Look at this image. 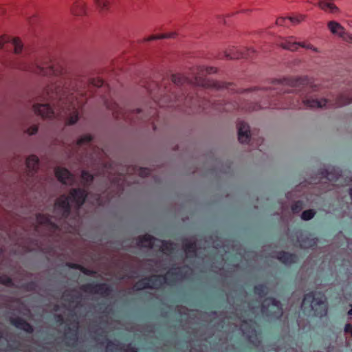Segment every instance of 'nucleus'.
Listing matches in <instances>:
<instances>
[{
  "label": "nucleus",
  "mask_w": 352,
  "mask_h": 352,
  "mask_svg": "<svg viewBox=\"0 0 352 352\" xmlns=\"http://www.w3.org/2000/svg\"><path fill=\"white\" fill-rule=\"evenodd\" d=\"M135 264H155V265H157V264H162V261H158V260L148 259L145 261L138 260V261H136Z\"/></svg>",
  "instance_id": "37998d69"
},
{
  "label": "nucleus",
  "mask_w": 352,
  "mask_h": 352,
  "mask_svg": "<svg viewBox=\"0 0 352 352\" xmlns=\"http://www.w3.org/2000/svg\"><path fill=\"white\" fill-rule=\"evenodd\" d=\"M237 138L241 144H253L252 135L254 134L255 129L252 131L250 126L244 120H238L236 122Z\"/></svg>",
  "instance_id": "423d86ee"
},
{
  "label": "nucleus",
  "mask_w": 352,
  "mask_h": 352,
  "mask_svg": "<svg viewBox=\"0 0 352 352\" xmlns=\"http://www.w3.org/2000/svg\"><path fill=\"white\" fill-rule=\"evenodd\" d=\"M124 352H137V351L133 348H129Z\"/></svg>",
  "instance_id": "864d4df0"
},
{
  "label": "nucleus",
  "mask_w": 352,
  "mask_h": 352,
  "mask_svg": "<svg viewBox=\"0 0 352 352\" xmlns=\"http://www.w3.org/2000/svg\"><path fill=\"white\" fill-rule=\"evenodd\" d=\"M81 181L84 186H89L94 180V176L87 170H83L81 173Z\"/></svg>",
  "instance_id": "c756f323"
},
{
  "label": "nucleus",
  "mask_w": 352,
  "mask_h": 352,
  "mask_svg": "<svg viewBox=\"0 0 352 352\" xmlns=\"http://www.w3.org/2000/svg\"><path fill=\"white\" fill-rule=\"evenodd\" d=\"M348 314L349 316H352V305H351V309L348 311Z\"/></svg>",
  "instance_id": "4d7b16f0"
},
{
  "label": "nucleus",
  "mask_w": 352,
  "mask_h": 352,
  "mask_svg": "<svg viewBox=\"0 0 352 352\" xmlns=\"http://www.w3.org/2000/svg\"><path fill=\"white\" fill-rule=\"evenodd\" d=\"M327 25L332 33H338L340 36L344 37V28L339 23L331 21L328 23Z\"/></svg>",
  "instance_id": "393cba45"
},
{
  "label": "nucleus",
  "mask_w": 352,
  "mask_h": 352,
  "mask_svg": "<svg viewBox=\"0 0 352 352\" xmlns=\"http://www.w3.org/2000/svg\"><path fill=\"white\" fill-rule=\"evenodd\" d=\"M233 85H234V84L232 82H225L210 79L208 89L219 91L223 89H229L230 87Z\"/></svg>",
  "instance_id": "aec40b11"
},
{
  "label": "nucleus",
  "mask_w": 352,
  "mask_h": 352,
  "mask_svg": "<svg viewBox=\"0 0 352 352\" xmlns=\"http://www.w3.org/2000/svg\"><path fill=\"white\" fill-rule=\"evenodd\" d=\"M349 194L352 199V188H349Z\"/></svg>",
  "instance_id": "13d9d810"
},
{
  "label": "nucleus",
  "mask_w": 352,
  "mask_h": 352,
  "mask_svg": "<svg viewBox=\"0 0 352 352\" xmlns=\"http://www.w3.org/2000/svg\"><path fill=\"white\" fill-rule=\"evenodd\" d=\"M25 165L28 175H34L39 169V159L36 155H29L25 160Z\"/></svg>",
  "instance_id": "2eb2a0df"
},
{
  "label": "nucleus",
  "mask_w": 352,
  "mask_h": 352,
  "mask_svg": "<svg viewBox=\"0 0 352 352\" xmlns=\"http://www.w3.org/2000/svg\"><path fill=\"white\" fill-rule=\"evenodd\" d=\"M97 7L102 10H108L109 6V0H94Z\"/></svg>",
  "instance_id": "58836bf2"
},
{
  "label": "nucleus",
  "mask_w": 352,
  "mask_h": 352,
  "mask_svg": "<svg viewBox=\"0 0 352 352\" xmlns=\"http://www.w3.org/2000/svg\"><path fill=\"white\" fill-rule=\"evenodd\" d=\"M351 336H352V329H351Z\"/></svg>",
  "instance_id": "774afa93"
},
{
  "label": "nucleus",
  "mask_w": 352,
  "mask_h": 352,
  "mask_svg": "<svg viewBox=\"0 0 352 352\" xmlns=\"http://www.w3.org/2000/svg\"><path fill=\"white\" fill-rule=\"evenodd\" d=\"M56 317L58 321H60L63 320L62 317L60 315H56Z\"/></svg>",
  "instance_id": "6e6d98bb"
},
{
  "label": "nucleus",
  "mask_w": 352,
  "mask_h": 352,
  "mask_svg": "<svg viewBox=\"0 0 352 352\" xmlns=\"http://www.w3.org/2000/svg\"><path fill=\"white\" fill-rule=\"evenodd\" d=\"M155 238L150 234H146L140 236L137 239L136 245L140 248H153Z\"/></svg>",
  "instance_id": "f3484780"
},
{
  "label": "nucleus",
  "mask_w": 352,
  "mask_h": 352,
  "mask_svg": "<svg viewBox=\"0 0 352 352\" xmlns=\"http://www.w3.org/2000/svg\"><path fill=\"white\" fill-rule=\"evenodd\" d=\"M94 139V137L89 134V133H87V134H85V135H81L80 137H79L76 142V144L77 146H82L84 144H87L89 142H91Z\"/></svg>",
  "instance_id": "7c9ffc66"
},
{
  "label": "nucleus",
  "mask_w": 352,
  "mask_h": 352,
  "mask_svg": "<svg viewBox=\"0 0 352 352\" xmlns=\"http://www.w3.org/2000/svg\"><path fill=\"white\" fill-rule=\"evenodd\" d=\"M303 208V203L302 201H295L291 205V210L294 214L300 213Z\"/></svg>",
  "instance_id": "2f4dec72"
},
{
  "label": "nucleus",
  "mask_w": 352,
  "mask_h": 352,
  "mask_svg": "<svg viewBox=\"0 0 352 352\" xmlns=\"http://www.w3.org/2000/svg\"><path fill=\"white\" fill-rule=\"evenodd\" d=\"M54 209L60 218L69 217L72 212V206L66 195H60L55 199Z\"/></svg>",
  "instance_id": "0eeeda50"
},
{
  "label": "nucleus",
  "mask_w": 352,
  "mask_h": 352,
  "mask_svg": "<svg viewBox=\"0 0 352 352\" xmlns=\"http://www.w3.org/2000/svg\"><path fill=\"white\" fill-rule=\"evenodd\" d=\"M257 142H260V144L263 143V138H259L257 140Z\"/></svg>",
  "instance_id": "bf43d9fd"
},
{
  "label": "nucleus",
  "mask_w": 352,
  "mask_h": 352,
  "mask_svg": "<svg viewBox=\"0 0 352 352\" xmlns=\"http://www.w3.org/2000/svg\"><path fill=\"white\" fill-rule=\"evenodd\" d=\"M19 69L22 70L30 71L43 76H61L65 74L66 71L65 68L59 63H52L47 67L39 65H32L31 67L23 66L20 67Z\"/></svg>",
  "instance_id": "20e7f679"
},
{
  "label": "nucleus",
  "mask_w": 352,
  "mask_h": 352,
  "mask_svg": "<svg viewBox=\"0 0 352 352\" xmlns=\"http://www.w3.org/2000/svg\"><path fill=\"white\" fill-rule=\"evenodd\" d=\"M252 10L250 9H245V10H241L239 11H236L235 12H232L230 14H227L225 17H231L232 16H234L235 14H239V13H249L251 12Z\"/></svg>",
  "instance_id": "49530a36"
},
{
  "label": "nucleus",
  "mask_w": 352,
  "mask_h": 352,
  "mask_svg": "<svg viewBox=\"0 0 352 352\" xmlns=\"http://www.w3.org/2000/svg\"><path fill=\"white\" fill-rule=\"evenodd\" d=\"M36 222L40 226H50L54 228H57L56 223L51 221L50 215L45 214L38 213L36 214Z\"/></svg>",
  "instance_id": "b1692460"
},
{
  "label": "nucleus",
  "mask_w": 352,
  "mask_h": 352,
  "mask_svg": "<svg viewBox=\"0 0 352 352\" xmlns=\"http://www.w3.org/2000/svg\"><path fill=\"white\" fill-rule=\"evenodd\" d=\"M303 305L309 308L308 314L310 316L322 318L327 314V298L323 294H306L303 298Z\"/></svg>",
  "instance_id": "7ed1b4c3"
},
{
  "label": "nucleus",
  "mask_w": 352,
  "mask_h": 352,
  "mask_svg": "<svg viewBox=\"0 0 352 352\" xmlns=\"http://www.w3.org/2000/svg\"><path fill=\"white\" fill-rule=\"evenodd\" d=\"M106 351L107 352H121L119 345L111 341L107 342Z\"/></svg>",
  "instance_id": "c9c22d12"
},
{
  "label": "nucleus",
  "mask_w": 352,
  "mask_h": 352,
  "mask_svg": "<svg viewBox=\"0 0 352 352\" xmlns=\"http://www.w3.org/2000/svg\"><path fill=\"white\" fill-rule=\"evenodd\" d=\"M188 265H183L182 267H177L171 270L166 273L165 276H153L149 278H144L138 282L134 288L136 290H141L146 288H158L163 285L164 283H173L175 281L182 280L184 276L182 275V272H186Z\"/></svg>",
  "instance_id": "f03ea898"
},
{
  "label": "nucleus",
  "mask_w": 352,
  "mask_h": 352,
  "mask_svg": "<svg viewBox=\"0 0 352 352\" xmlns=\"http://www.w3.org/2000/svg\"><path fill=\"white\" fill-rule=\"evenodd\" d=\"M109 264L115 265V264H118V263L113 262V263H110Z\"/></svg>",
  "instance_id": "e2e57ef3"
},
{
  "label": "nucleus",
  "mask_w": 352,
  "mask_h": 352,
  "mask_svg": "<svg viewBox=\"0 0 352 352\" xmlns=\"http://www.w3.org/2000/svg\"><path fill=\"white\" fill-rule=\"evenodd\" d=\"M184 309V311H180L182 314H185V309Z\"/></svg>",
  "instance_id": "680f3d73"
},
{
  "label": "nucleus",
  "mask_w": 352,
  "mask_h": 352,
  "mask_svg": "<svg viewBox=\"0 0 352 352\" xmlns=\"http://www.w3.org/2000/svg\"><path fill=\"white\" fill-rule=\"evenodd\" d=\"M223 23H224V24H226V19H224V20H223Z\"/></svg>",
  "instance_id": "0e129e2a"
},
{
  "label": "nucleus",
  "mask_w": 352,
  "mask_h": 352,
  "mask_svg": "<svg viewBox=\"0 0 352 352\" xmlns=\"http://www.w3.org/2000/svg\"><path fill=\"white\" fill-rule=\"evenodd\" d=\"M38 129V127L37 125H32L28 129L27 132L29 135H34L37 133Z\"/></svg>",
  "instance_id": "de8ad7c7"
},
{
  "label": "nucleus",
  "mask_w": 352,
  "mask_h": 352,
  "mask_svg": "<svg viewBox=\"0 0 352 352\" xmlns=\"http://www.w3.org/2000/svg\"><path fill=\"white\" fill-rule=\"evenodd\" d=\"M78 120V113H75L69 116L65 120V125H72L74 124Z\"/></svg>",
  "instance_id": "ea45409f"
},
{
  "label": "nucleus",
  "mask_w": 352,
  "mask_h": 352,
  "mask_svg": "<svg viewBox=\"0 0 352 352\" xmlns=\"http://www.w3.org/2000/svg\"><path fill=\"white\" fill-rule=\"evenodd\" d=\"M122 264L125 265V264H128V263H127L124 262V263H122Z\"/></svg>",
  "instance_id": "69168bd1"
},
{
  "label": "nucleus",
  "mask_w": 352,
  "mask_h": 352,
  "mask_svg": "<svg viewBox=\"0 0 352 352\" xmlns=\"http://www.w3.org/2000/svg\"><path fill=\"white\" fill-rule=\"evenodd\" d=\"M316 214L314 209H308L302 212L301 219L305 221L311 220Z\"/></svg>",
  "instance_id": "f704fd0d"
},
{
  "label": "nucleus",
  "mask_w": 352,
  "mask_h": 352,
  "mask_svg": "<svg viewBox=\"0 0 352 352\" xmlns=\"http://www.w3.org/2000/svg\"><path fill=\"white\" fill-rule=\"evenodd\" d=\"M204 71L208 74H212L218 73L219 69L215 67L208 66L205 67Z\"/></svg>",
  "instance_id": "a18cd8bd"
},
{
  "label": "nucleus",
  "mask_w": 352,
  "mask_h": 352,
  "mask_svg": "<svg viewBox=\"0 0 352 352\" xmlns=\"http://www.w3.org/2000/svg\"><path fill=\"white\" fill-rule=\"evenodd\" d=\"M177 36V33H176L175 32H168V33L152 34V35L149 36L148 37L144 38V40L145 41H151L157 40V39L175 38Z\"/></svg>",
  "instance_id": "a878e982"
},
{
  "label": "nucleus",
  "mask_w": 352,
  "mask_h": 352,
  "mask_svg": "<svg viewBox=\"0 0 352 352\" xmlns=\"http://www.w3.org/2000/svg\"><path fill=\"white\" fill-rule=\"evenodd\" d=\"M351 325L350 324H346L344 327V331L345 332H347L349 331H351Z\"/></svg>",
  "instance_id": "3c124183"
},
{
  "label": "nucleus",
  "mask_w": 352,
  "mask_h": 352,
  "mask_svg": "<svg viewBox=\"0 0 352 352\" xmlns=\"http://www.w3.org/2000/svg\"><path fill=\"white\" fill-rule=\"evenodd\" d=\"M267 289L265 286L258 285L254 287V293L260 298L267 294Z\"/></svg>",
  "instance_id": "e433bc0d"
},
{
  "label": "nucleus",
  "mask_w": 352,
  "mask_h": 352,
  "mask_svg": "<svg viewBox=\"0 0 352 352\" xmlns=\"http://www.w3.org/2000/svg\"><path fill=\"white\" fill-rule=\"evenodd\" d=\"M300 247H301L302 248H308L311 247L312 245H311V243H309V244H308V245H304V244H302V243H300Z\"/></svg>",
  "instance_id": "603ef678"
},
{
  "label": "nucleus",
  "mask_w": 352,
  "mask_h": 352,
  "mask_svg": "<svg viewBox=\"0 0 352 352\" xmlns=\"http://www.w3.org/2000/svg\"><path fill=\"white\" fill-rule=\"evenodd\" d=\"M174 243L170 241H163L160 246L161 252L166 255H170L174 250Z\"/></svg>",
  "instance_id": "cd10ccee"
},
{
  "label": "nucleus",
  "mask_w": 352,
  "mask_h": 352,
  "mask_svg": "<svg viewBox=\"0 0 352 352\" xmlns=\"http://www.w3.org/2000/svg\"><path fill=\"white\" fill-rule=\"evenodd\" d=\"M55 176L63 184H72L74 175L66 168L57 167L54 170Z\"/></svg>",
  "instance_id": "9b49d317"
},
{
  "label": "nucleus",
  "mask_w": 352,
  "mask_h": 352,
  "mask_svg": "<svg viewBox=\"0 0 352 352\" xmlns=\"http://www.w3.org/2000/svg\"><path fill=\"white\" fill-rule=\"evenodd\" d=\"M104 80L100 77L92 78L89 80V84L96 87H101L104 85Z\"/></svg>",
  "instance_id": "4c0bfd02"
},
{
  "label": "nucleus",
  "mask_w": 352,
  "mask_h": 352,
  "mask_svg": "<svg viewBox=\"0 0 352 352\" xmlns=\"http://www.w3.org/2000/svg\"><path fill=\"white\" fill-rule=\"evenodd\" d=\"M0 284L5 285L6 286H10L12 285V280L7 276H0Z\"/></svg>",
  "instance_id": "c03bdc74"
},
{
  "label": "nucleus",
  "mask_w": 352,
  "mask_h": 352,
  "mask_svg": "<svg viewBox=\"0 0 352 352\" xmlns=\"http://www.w3.org/2000/svg\"><path fill=\"white\" fill-rule=\"evenodd\" d=\"M286 19H289L291 21H293L294 18L293 17H283V16L278 17L276 20V25H280V26H284Z\"/></svg>",
  "instance_id": "79ce46f5"
},
{
  "label": "nucleus",
  "mask_w": 352,
  "mask_h": 352,
  "mask_svg": "<svg viewBox=\"0 0 352 352\" xmlns=\"http://www.w3.org/2000/svg\"><path fill=\"white\" fill-rule=\"evenodd\" d=\"M66 196L70 204H74L76 209H80L85 204L88 192L84 188H71Z\"/></svg>",
  "instance_id": "6e6552de"
},
{
  "label": "nucleus",
  "mask_w": 352,
  "mask_h": 352,
  "mask_svg": "<svg viewBox=\"0 0 352 352\" xmlns=\"http://www.w3.org/2000/svg\"><path fill=\"white\" fill-rule=\"evenodd\" d=\"M5 47L8 50L13 47L14 54H20L22 52L23 44L19 37L12 38L9 35L0 36V49Z\"/></svg>",
  "instance_id": "1a4fd4ad"
},
{
  "label": "nucleus",
  "mask_w": 352,
  "mask_h": 352,
  "mask_svg": "<svg viewBox=\"0 0 352 352\" xmlns=\"http://www.w3.org/2000/svg\"><path fill=\"white\" fill-rule=\"evenodd\" d=\"M317 6L320 9L325 12L331 14H337L340 12L339 8L333 2H326L324 1H319Z\"/></svg>",
  "instance_id": "6ab92c4d"
},
{
  "label": "nucleus",
  "mask_w": 352,
  "mask_h": 352,
  "mask_svg": "<svg viewBox=\"0 0 352 352\" xmlns=\"http://www.w3.org/2000/svg\"><path fill=\"white\" fill-rule=\"evenodd\" d=\"M272 258H276L282 264H294L296 262L297 256L294 253H290L284 250L274 252Z\"/></svg>",
  "instance_id": "f8f14e48"
},
{
  "label": "nucleus",
  "mask_w": 352,
  "mask_h": 352,
  "mask_svg": "<svg viewBox=\"0 0 352 352\" xmlns=\"http://www.w3.org/2000/svg\"><path fill=\"white\" fill-rule=\"evenodd\" d=\"M185 257L186 258H194L197 256V245L195 241L186 239L182 245Z\"/></svg>",
  "instance_id": "4468645a"
},
{
  "label": "nucleus",
  "mask_w": 352,
  "mask_h": 352,
  "mask_svg": "<svg viewBox=\"0 0 352 352\" xmlns=\"http://www.w3.org/2000/svg\"><path fill=\"white\" fill-rule=\"evenodd\" d=\"M151 173V170L148 168L140 167L138 168V175L141 177H146Z\"/></svg>",
  "instance_id": "a19ab883"
},
{
  "label": "nucleus",
  "mask_w": 352,
  "mask_h": 352,
  "mask_svg": "<svg viewBox=\"0 0 352 352\" xmlns=\"http://www.w3.org/2000/svg\"><path fill=\"white\" fill-rule=\"evenodd\" d=\"M32 107L34 113L42 118H51L54 115V110L49 104H34Z\"/></svg>",
  "instance_id": "ddd939ff"
},
{
  "label": "nucleus",
  "mask_w": 352,
  "mask_h": 352,
  "mask_svg": "<svg viewBox=\"0 0 352 352\" xmlns=\"http://www.w3.org/2000/svg\"><path fill=\"white\" fill-rule=\"evenodd\" d=\"M241 329L250 342L254 345L259 344L258 335L254 329V324L252 321L250 322H243L241 325Z\"/></svg>",
  "instance_id": "9d476101"
},
{
  "label": "nucleus",
  "mask_w": 352,
  "mask_h": 352,
  "mask_svg": "<svg viewBox=\"0 0 352 352\" xmlns=\"http://www.w3.org/2000/svg\"><path fill=\"white\" fill-rule=\"evenodd\" d=\"M72 13L76 16H82L86 14V3L82 0H78L74 3Z\"/></svg>",
  "instance_id": "4be33fe9"
},
{
  "label": "nucleus",
  "mask_w": 352,
  "mask_h": 352,
  "mask_svg": "<svg viewBox=\"0 0 352 352\" xmlns=\"http://www.w3.org/2000/svg\"><path fill=\"white\" fill-rule=\"evenodd\" d=\"M107 108L111 109L113 111L112 115L116 120L119 119L123 115L122 109L115 102L108 104Z\"/></svg>",
  "instance_id": "c85d7f7f"
},
{
  "label": "nucleus",
  "mask_w": 352,
  "mask_h": 352,
  "mask_svg": "<svg viewBox=\"0 0 352 352\" xmlns=\"http://www.w3.org/2000/svg\"><path fill=\"white\" fill-rule=\"evenodd\" d=\"M10 322L16 328L24 330L26 332H32V327L20 318L10 317Z\"/></svg>",
  "instance_id": "5701e85b"
},
{
  "label": "nucleus",
  "mask_w": 352,
  "mask_h": 352,
  "mask_svg": "<svg viewBox=\"0 0 352 352\" xmlns=\"http://www.w3.org/2000/svg\"><path fill=\"white\" fill-rule=\"evenodd\" d=\"M173 264L176 265L177 263H173ZM182 264H184V263H182Z\"/></svg>",
  "instance_id": "338daca9"
},
{
  "label": "nucleus",
  "mask_w": 352,
  "mask_h": 352,
  "mask_svg": "<svg viewBox=\"0 0 352 352\" xmlns=\"http://www.w3.org/2000/svg\"><path fill=\"white\" fill-rule=\"evenodd\" d=\"M278 46L283 50L291 52L297 51L299 47L307 49L310 48L309 45L307 46L305 42L292 41L289 39H285L283 42L278 44Z\"/></svg>",
  "instance_id": "dca6fc26"
},
{
  "label": "nucleus",
  "mask_w": 352,
  "mask_h": 352,
  "mask_svg": "<svg viewBox=\"0 0 352 352\" xmlns=\"http://www.w3.org/2000/svg\"><path fill=\"white\" fill-rule=\"evenodd\" d=\"M263 314L270 318H278L283 314L281 303L273 298H267L262 302Z\"/></svg>",
  "instance_id": "39448f33"
},
{
  "label": "nucleus",
  "mask_w": 352,
  "mask_h": 352,
  "mask_svg": "<svg viewBox=\"0 0 352 352\" xmlns=\"http://www.w3.org/2000/svg\"><path fill=\"white\" fill-rule=\"evenodd\" d=\"M318 175L320 180L327 179L328 181L331 182L333 179L329 177L331 175V172H330L327 168H321L318 171Z\"/></svg>",
  "instance_id": "72a5a7b5"
},
{
  "label": "nucleus",
  "mask_w": 352,
  "mask_h": 352,
  "mask_svg": "<svg viewBox=\"0 0 352 352\" xmlns=\"http://www.w3.org/2000/svg\"><path fill=\"white\" fill-rule=\"evenodd\" d=\"M63 264L69 265V264H75V263H72V262H69V261H66V262L63 263Z\"/></svg>",
  "instance_id": "052dcab7"
},
{
  "label": "nucleus",
  "mask_w": 352,
  "mask_h": 352,
  "mask_svg": "<svg viewBox=\"0 0 352 352\" xmlns=\"http://www.w3.org/2000/svg\"><path fill=\"white\" fill-rule=\"evenodd\" d=\"M84 289L86 292L101 295H107L109 292L108 286L105 284L87 285L84 286Z\"/></svg>",
  "instance_id": "a211bd4d"
},
{
  "label": "nucleus",
  "mask_w": 352,
  "mask_h": 352,
  "mask_svg": "<svg viewBox=\"0 0 352 352\" xmlns=\"http://www.w3.org/2000/svg\"><path fill=\"white\" fill-rule=\"evenodd\" d=\"M210 79L202 77H195V82L197 86L201 87L204 89H208Z\"/></svg>",
  "instance_id": "473e14b6"
},
{
  "label": "nucleus",
  "mask_w": 352,
  "mask_h": 352,
  "mask_svg": "<svg viewBox=\"0 0 352 352\" xmlns=\"http://www.w3.org/2000/svg\"><path fill=\"white\" fill-rule=\"evenodd\" d=\"M344 39H345L346 41H347L348 42H349V43H352V34L347 35V36H346V37H344Z\"/></svg>",
  "instance_id": "8fccbe9b"
},
{
  "label": "nucleus",
  "mask_w": 352,
  "mask_h": 352,
  "mask_svg": "<svg viewBox=\"0 0 352 352\" xmlns=\"http://www.w3.org/2000/svg\"><path fill=\"white\" fill-rule=\"evenodd\" d=\"M77 266H78V267H80V270L81 271H82L85 274H91L92 273V272H91V271H86V270H85V268H84L82 265H77Z\"/></svg>",
  "instance_id": "09e8293b"
},
{
  "label": "nucleus",
  "mask_w": 352,
  "mask_h": 352,
  "mask_svg": "<svg viewBox=\"0 0 352 352\" xmlns=\"http://www.w3.org/2000/svg\"><path fill=\"white\" fill-rule=\"evenodd\" d=\"M171 81L177 86H182L188 81V78L182 74H173L170 76Z\"/></svg>",
  "instance_id": "bb28decb"
},
{
  "label": "nucleus",
  "mask_w": 352,
  "mask_h": 352,
  "mask_svg": "<svg viewBox=\"0 0 352 352\" xmlns=\"http://www.w3.org/2000/svg\"><path fill=\"white\" fill-rule=\"evenodd\" d=\"M6 14V10L0 6V14Z\"/></svg>",
  "instance_id": "5fc2aeb1"
},
{
  "label": "nucleus",
  "mask_w": 352,
  "mask_h": 352,
  "mask_svg": "<svg viewBox=\"0 0 352 352\" xmlns=\"http://www.w3.org/2000/svg\"><path fill=\"white\" fill-rule=\"evenodd\" d=\"M78 324L74 322L71 324L67 331L65 333L66 342L68 344H73L77 339Z\"/></svg>",
  "instance_id": "412c9836"
},
{
  "label": "nucleus",
  "mask_w": 352,
  "mask_h": 352,
  "mask_svg": "<svg viewBox=\"0 0 352 352\" xmlns=\"http://www.w3.org/2000/svg\"><path fill=\"white\" fill-rule=\"evenodd\" d=\"M278 82L292 88V91L296 93L306 89L311 90V91L300 95V100H298L296 104L293 103L292 104V108L294 109H338L352 104V89L339 92L333 100L324 97H316L311 92L319 91L322 86L320 84H316L314 78L308 76L283 77L278 79Z\"/></svg>",
  "instance_id": "f257e3e1"
}]
</instances>
